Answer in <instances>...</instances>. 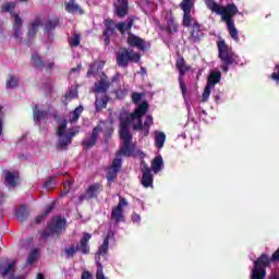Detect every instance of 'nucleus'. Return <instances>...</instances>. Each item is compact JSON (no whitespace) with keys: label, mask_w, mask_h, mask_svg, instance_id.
<instances>
[{"label":"nucleus","mask_w":279,"mask_h":279,"mask_svg":"<svg viewBox=\"0 0 279 279\" xmlns=\"http://www.w3.org/2000/svg\"><path fill=\"white\" fill-rule=\"evenodd\" d=\"M268 264V254H260L254 263V267L251 271V279H265L267 276Z\"/></svg>","instance_id":"9"},{"label":"nucleus","mask_w":279,"mask_h":279,"mask_svg":"<svg viewBox=\"0 0 279 279\" xmlns=\"http://www.w3.org/2000/svg\"><path fill=\"white\" fill-rule=\"evenodd\" d=\"M218 47V58L222 62V73H228L229 66H232L233 64H236V58L235 52L233 51L232 47L227 45L226 40H218L217 43Z\"/></svg>","instance_id":"3"},{"label":"nucleus","mask_w":279,"mask_h":279,"mask_svg":"<svg viewBox=\"0 0 279 279\" xmlns=\"http://www.w3.org/2000/svg\"><path fill=\"white\" fill-rule=\"evenodd\" d=\"M122 159H119V157H117L116 159H113L111 166H109L108 168V172H107V181L112 183L113 181H116V179H118V174L122 168Z\"/></svg>","instance_id":"16"},{"label":"nucleus","mask_w":279,"mask_h":279,"mask_svg":"<svg viewBox=\"0 0 279 279\" xmlns=\"http://www.w3.org/2000/svg\"><path fill=\"white\" fill-rule=\"evenodd\" d=\"M82 279H94V276H93V274H90V271H83ZM96 279H107L104 274V267H102L101 263H98V269L96 271Z\"/></svg>","instance_id":"25"},{"label":"nucleus","mask_w":279,"mask_h":279,"mask_svg":"<svg viewBox=\"0 0 279 279\" xmlns=\"http://www.w3.org/2000/svg\"><path fill=\"white\" fill-rule=\"evenodd\" d=\"M166 142H167V135L163 131H159V133H156L155 146L157 148H163Z\"/></svg>","instance_id":"32"},{"label":"nucleus","mask_w":279,"mask_h":279,"mask_svg":"<svg viewBox=\"0 0 279 279\" xmlns=\"http://www.w3.org/2000/svg\"><path fill=\"white\" fill-rule=\"evenodd\" d=\"M142 56L133 50L129 51L126 47H121L116 54L117 65L121 69H128L130 62L138 64L141 62Z\"/></svg>","instance_id":"5"},{"label":"nucleus","mask_w":279,"mask_h":279,"mask_svg":"<svg viewBox=\"0 0 279 279\" xmlns=\"http://www.w3.org/2000/svg\"><path fill=\"white\" fill-rule=\"evenodd\" d=\"M16 86H19V78H16L14 75H11L7 81V88H16Z\"/></svg>","instance_id":"42"},{"label":"nucleus","mask_w":279,"mask_h":279,"mask_svg":"<svg viewBox=\"0 0 279 279\" xmlns=\"http://www.w3.org/2000/svg\"><path fill=\"white\" fill-rule=\"evenodd\" d=\"M110 87V81H107V78H100L98 83H95V92H102L104 95H106V92H108Z\"/></svg>","instance_id":"30"},{"label":"nucleus","mask_w":279,"mask_h":279,"mask_svg":"<svg viewBox=\"0 0 279 279\" xmlns=\"http://www.w3.org/2000/svg\"><path fill=\"white\" fill-rule=\"evenodd\" d=\"M65 256L66 258H71V247L65 248Z\"/></svg>","instance_id":"54"},{"label":"nucleus","mask_w":279,"mask_h":279,"mask_svg":"<svg viewBox=\"0 0 279 279\" xmlns=\"http://www.w3.org/2000/svg\"><path fill=\"white\" fill-rule=\"evenodd\" d=\"M175 69L179 72V77H185L186 73L191 71L192 66L186 63L183 56H179L175 61Z\"/></svg>","instance_id":"21"},{"label":"nucleus","mask_w":279,"mask_h":279,"mask_svg":"<svg viewBox=\"0 0 279 279\" xmlns=\"http://www.w3.org/2000/svg\"><path fill=\"white\" fill-rule=\"evenodd\" d=\"M53 119L59 123V128L57 130L58 143L57 149L60 151H64V149L69 148V144L71 143V133H66V120L60 122V114L58 111L53 112Z\"/></svg>","instance_id":"4"},{"label":"nucleus","mask_w":279,"mask_h":279,"mask_svg":"<svg viewBox=\"0 0 279 279\" xmlns=\"http://www.w3.org/2000/svg\"><path fill=\"white\" fill-rule=\"evenodd\" d=\"M210 94H211V83H210V74H209L207 78V84L203 90V98H202L203 102H207Z\"/></svg>","instance_id":"37"},{"label":"nucleus","mask_w":279,"mask_h":279,"mask_svg":"<svg viewBox=\"0 0 279 279\" xmlns=\"http://www.w3.org/2000/svg\"><path fill=\"white\" fill-rule=\"evenodd\" d=\"M131 219L133 222H140L142 217H141V215H138V213H133Z\"/></svg>","instance_id":"52"},{"label":"nucleus","mask_w":279,"mask_h":279,"mask_svg":"<svg viewBox=\"0 0 279 279\" xmlns=\"http://www.w3.org/2000/svg\"><path fill=\"white\" fill-rule=\"evenodd\" d=\"M195 3L193 0H182L180 2V8L183 11V17H182V25L183 27H191L193 16L191 14L192 9L194 8Z\"/></svg>","instance_id":"11"},{"label":"nucleus","mask_w":279,"mask_h":279,"mask_svg":"<svg viewBox=\"0 0 279 279\" xmlns=\"http://www.w3.org/2000/svg\"><path fill=\"white\" fill-rule=\"evenodd\" d=\"M43 25V17L37 16L33 22L28 25V33H27V39L34 40L36 38V35L38 34V27Z\"/></svg>","instance_id":"22"},{"label":"nucleus","mask_w":279,"mask_h":279,"mask_svg":"<svg viewBox=\"0 0 279 279\" xmlns=\"http://www.w3.org/2000/svg\"><path fill=\"white\" fill-rule=\"evenodd\" d=\"M56 208V203L52 202L50 203L47 207H46V210L45 213L38 215L36 218H35V223L39 225V223H43V221H45V218L48 217L50 215V213H53Z\"/></svg>","instance_id":"27"},{"label":"nucleus","mask_w":279,"mask_h":279,"mask_svg":"<svg viewBox=\"0 0 279 279\" xmlns=\"http://www.w3.org/2000/svg\"><path fill=\"white\" fill-rule=\"evenodd\" d=\"M275 69L277 72H271V80H274L276 84H279V64H276Z\"/></svg>","instance_id":"49"},{"label":"nucleus","mask_w":279,"mask_h":279,"mask_svg":"<svg viewBox=\"0 0 279 279\" xmlns=\"http://www.w3.org/2000/svg\"><path fill=\"white\" fill-rule=\"evenodd\" d=\"M271 263H279V246L278 250H276L271 256H268L267 267H270Z\"/></svg>","instance_id":"43"},{"label":"nucleus","mask_w":279,"mask_h":279,"mask_svg":"<svg viewBox=\"0 0 279 279\" xmlns=\"http://www.w3.org/2000/svg\"><path fill=\"white\" fill-rule=\"evenodd\" d=\"M92 239L90 232H84L83 236L80 240V243H76V245L72 244V258L77 254V252H81V254L87 255L90 253V245L89 241Z\"/></svg>","instance_id":"10"},{"label":"nucleus","mask_w":279,"mask_h":279,"mask_svg":"<svg viewBox=\"0 0 279 279\" xmlns=\"http://www.w3.org/2000/svg\"><path fill=\"white\" fill-rule=\"evenodd\" d=\"M118 24L113 19H106L104 21L105 29L102 31V36L105 37V46L108 47L111 43V36L117 34Z\"/></svg>","instance_id":"13"},{"label":"nucleus","mask_w":279,"mask_h":279,"mask_svg":"<svg viewBox=\"0 0 279 279\" xmlns=\"http://www.w3.org/2000/svg\"><path fill=\"white\" fill-rule=\"evenodd\" d=\"M31 62L35 69H43L45 66V61H43V57L38 52L32 54Z\"/></svg>","instance_id":"33"},{"label":"nucleus","mask_w":279,"mask_h":279,"mask_svg":"<svg viewBox=\"0 0 279 279\" xmlns=\"http://www.w3.org/2000/svg\"><path fill=\"white\" fill-rule=\"evenodd\" d=\"M100 132H101V126L99 125L94 126L89 137H85V140H83L82 145L86 150H89L90 148H93V146H96L99 140Z\"/></svg>","instance_id":"17"},{"label":"nucleus","mask_w":279,"mask_h":279,"mask_svg":"<svg viewBox=\"0 0 279 279\" xmlns=\"http://www.w3.org/2000/svg\"><path fill=\"white\" fill-rule=\"evenodd\" d=\"M76 133H80V129H77L76 131L72 128V138L76 135Z\"/></svg>","instance_id":"58"},{"label":"nucleus","mask_w":279,"mask_h":279,"mask_svg":"<svg viewBox=\"0 0 279 279\" xmlns=\"http://www.w3.org/2000/svg\"><path fill=\"white\" fill-rule=\"evenodd\" d=\"M101 192H104V185H101V183H93V185H89L86 192L80 196V202L98 197L99 193Z\"/></svg>","instance_id":"18"},{"label":"nucleus","mask_w":279,"mask_h":279,"mask_svg":"<svg viewBox=\"0 0 279 279\" xmlns=\"http://www.w3.org/2000/svg\"><path fill=\"white\" fill-rule=\"evenodd\" d=\"M17 180L19 177H16L14 172L5 171L4 181L7 182V184H9V186H16V184H19Z\"/></svg>","instance_id":"35"},{"label":"nucleus","mask_w":279,"mask_h":279,"mask_svg":"<svg viewBox=\"0 0 279 279\" xmlns=\"http://www.w3.org/2000/svg\"><path fill=\"white\" fill-rule=\"evenodd\" d=\"M162 166H163V159L161 155H158L157 157H155V159H153L151 170L155 174H157L158 172H160V170H162Z\"/></svg>","instance_id":"31"},{"label":"nucleus","mask_w":279,"mask_h":279,"mask_svg":"<svg viewBox=\"0 0 279 279\" xmlns=\"http://www.w3.org/2000/svg\"><path fill=\"white\" fill-rule=\"evenodd\" d=\"M53 66H56V63L50 62V63L47 64L46 69H47V71H51V69H53Z\"/></svg>","instance_id":"53"},{"label":"nucleus","mask_w":279,"mask_h":279,"mask_svg":"<svg viewBox=\"0 0 279 279\" xmlns=\"http://www.w3.org/2000/svg\"><path fill=\"white\" fill-rule=\"evenodd\" d=\"M15 216L21 223L23 221H27V217H29V211H27V207L25 205H20V209L15 211Z\"/></svg>","instance_id":"29"},{"label":"nucleus","mask_w":279,"mask_h":279,"mask_svg":"<svg viewBox=\"0 0 279 279\" xmlns=\"http://www.w3.org/2000/svg\"><path fill=\"white\" fill-rule=\"evenodd\" d=\"M145 124L147 129V134L149 135L151 124H154L153 116H147V118L145 119Z\"/></svg>","instance_id":"50"},{"label":"nucleus","mask_w":279,"mask_h":279,"mask_svg":"<svg viewBox=\"0 0 279 279\" xmlns=\"http://www.w3.org/2000/svg\"><path fill=\"white\" fill-rule=\"evenodd\" d=\"M44 185L45 186H50L51 185V181H46Z\"/></svg>","instance_id":"61"},{"label":"nucleus","mask_w":279,"mask_h":279,"mask_svg":"<svg viewBox=\"0 0 279 279\" xmlns=\"http://www.w3.org/2000/svg\"><path fill=\"white\" fill-rule=\"evenodd\" d=\"M14 267H16V260L11 262L8 267H5L2 270V278H5V276H10V274H13L14 271Z\"/></svg>","instance_id":"41"},{"label":"nucleus","mask_w":279,"mask_h":279,"mask_svg":"<svg viewBox=\"0 0 279 279\" xmlns=\"http://www.w3.org/2000/svg\"><path fill=\"white\" fill-rule=\"evenodd\" d=\"M71 97V93L65 94V99H69Z\"/></svg>","instance_id":"63"},{"label":"nucleus","mask_w":279,"mask_h":279,"mask_svg":"<svg viewBox=\"0 0 279 279\" xmlns=\"http://www.w3.org/2000/svg\"><path fill=\"white\" fill-rule=\"evenodd\" d=\"M142 170V185L143 187H153L154 185V174L151 172V168L145 162L142 161L141 163Z\"/></svg>","instance_id":"15"},{"label":"nucleus","mask_w":279,"mask_h":279,"mask_svg":"<svg viewBox=\"0 0 279 279\" xmlns=\"http://www.w3.org/2000/svg\"><path fill=\"white\" fill-rule=\"evenodd\" d=\"M205 4L208 10L215 12L216 14H220L222 21H225L228 32L235 43H240L239 32L235 27L234 16L239 14V8L235 3H227V5H219L215 0H205Z\"/></svg>","instance_id":"1"},{"label":"nucleus","mask_w":279,"mask_h":279,"mask_svg":"<svg viewBox=\"0 0 279 279\" xmlns=\"http://www.w3.org/2000/svg\"><path fill=\"white\" fill-rule=\"evenodd\" d=\"M36 279H45V275H43V272H37Z\"/></svg>","instance_id":"57"},{"label":"nucleus","mask_w":279,"mask_h":279,"mask_svg":"<svg viewBox=\"0 0 279 279\" xmlns=\"http://www.w3.org/2000/svg\"><path fill=\"white\" fill-rule=\"evenodd\" d=\"M65 11L71 12V2L65 3Z\"/></svg>","instance_id":"55"},{"label":"nucleus","mask_w":279,"mask_h":279,"mask_svg":"<svg viewBox=\"0 0 279 279\" xmlns=\"http://www.w3.org/2000/svg\"><path fill=\"white\" fill-rule=\"evenodd\" d=\"M60 25V17L54 16L51 19H48L44 24V34L48 36L49 40H51V37L53 36V32H56V28Z\"/></svg>","instance_id":"19"},{"label":"nucleus","mask_w":279,"mask_h":279,"mask_svg":"<svg viewBox=\"0 0 279 279\" xmlns=\"http://www.w3.org/2000/svg\"><path fill=\"white\" fill-rule=\"evenodd\" d=\"M71 193V180L63 183V191H61V197H66V194Z\"/></svg>","instance_id":"45"},{"label":"nucleus","mask_w":279,"mask_h":279,"mask_svg":"<svg viewBox=\"0 0 279 279\" xmlns=\"http://www.w3.org/2000/svg\"><path fill=\"white\" fill-rule=\"evenodd\" d=\"M96 109H104L108 105V96L105 94L101 98L97 97L95 100Z\"/></svg>","instance_id":"38"},{"label":"nucleus","mask_w":279,"mask_h":279,"mask_svg":"<svg viewBox=\"0 0 279 279\" xmlns=\"http://www.w3.org/2000/svg\"><path fill=\"white\" fill-rule=\"evenodd\" d=\"M113 236H114L113 230H108V232L102 241V244L100 245V247L97 251L98 256H106V254H108L110 239H113Z\"/></svg>","instance_id":"23"},{"label":"nucleus","mask_w":279,"mask_h":279,"mask_svg":"<svg viewBox=\"0 0 279 279\" xmlns=\"http://www.w3.org/2000/svg\"><path fill=\"white\" fill-rule=\"evenodd\" d=\"M113 131L114 129L112 125L108 126L105 131V137H111V135L113 134Z\"/></svg>","instance_id":"51"},{"label":"nucleus","mask_w":279,"mask_h":279,"mask_svg":"<svg viewBox=\"0 0 279 279\" xmlns=\"http://www.w3.org/2000/svg\"><path fill=\"white\" fill-rule=\"evenodd\" d=\"M268 279H279L278 274H270Z\"/></svg>","instance_id":"56"},{"label":"nucleus","mask_w":279,"mask_h":279,"mask_svg":"<svg viewBox=\"0 0 279 279\" xmlns=\"http://www.w3.org/2000/svg\"><path fill=\"white\" fill-rule=\"evenodd\" d=\"M72 14H85L83 8L75 0H72Z\"/></svg>","instance_id":"44"},{"label":"nucleus","mask_w":279,"mask_h":279,"mask_svg":"<svg viewBox=\"0 0 279 279\" xmlns=\"http://www.w3.org/2000/svg\"><path fill=\"white\" fill-rule=\"evenodd\" d=\"M21 3H27L29 0H19Z\"/></svg>","instance_id":"64"},{"label":"nucleus","mask_w":279,"mask_h":279,"mask_svg":"<svg viewBox=\"0 0 279 279\" xmlns=\"http://www.w3.org/2000/svg\"><path fill=\"white\" fill-rule=\"evenodd\" d=\"M3 134V122L0 120V136Z\"/></svg>","instance_id":"60"},{"label":"nucleus","mask_w":279,"mask_h":279,"mask_svg":"<svg viewBox=\"0 0 279 279\" xmlns=\"http://www.w3.org/2000/svg\"><path fill=\"white\" fill-rule=\"evenodd\" d=\"M16 9V2H5L2 4V12H9L11 16L14 19V24H13V32H14V38H21L23 36V19L21 15L12 12Z\"/></svg>","instance_id":"8"},{"label":"nucleus","mask_w":279,"mask_h":279,"mask_svg":"<svg viewBox=\"0 0 279 279\" xmlns=\"http://www.w3.org/2000/svg\"><path fill=\"white\" fill-rule=\"evenodd\" d=\"M166 32L168 34H173L178 32V23L174 19V16H170L167 21V27H166Z\"/></svg>","instance_id":"34"},{"label":"nucleus","mask_w":279,"mask_h":279,"mask_svg":"<svg viewBox=\"0 0 279 279\" xmlns=\"http://www.w3.org/2000/svg\"><path fill=\"white\" fill-rule=\"evenodd\" d=\"M192 26L190 29V36H189V40L190 43H201L202 38H204V32L202 29V23H199V21H197L196 19H194V16H192Z\"/></svg>","instance_id":"14"},{"label":"nucleus","mask_w":279,"mask_h":279,"mask_svg":"<svg viewBox=\"0 0 279 279\" xmlns=\"http://www.w3.org/2000/svg\"><path fill=\"white\" fill-rule=\"evenodd\" d=\"M126 43L129 47H137L140 51H146L147 49V45L145 40L132 33L129 34V38L126 39Z\"/></svg>","instance_id":"20"},{"label":"nucleus","mask_w":279,"mask_h":279,"mask_svg":"<svg viewBox=\"0 0 279 279\" xmlns=\"http://www.w3.org/2000/svg\"><path fill=\"white\" fill-rule=\"evenodd\" d=\"M148 107H149V105H148L147 100H143V102H141L138 105V107L135 109V111L131 112V118L137 119V123L133 124V130L141 131L143 137H147V135H148L146 120L143 124V116H145Z\"/></svg>","instance_id":"6"},{"label":"nucleus","mask_w":279,"mask_h":279,"mask_svg":"<svg viewBox=\"0 0 279 279\" xmlns=\"http://www.w3.org/2000/svg\"><path fill=\"white\" fill-rule=\"evenodd\" d=\"M33 117L36 123H40V121L49 117V112L46 110H38V106H35V109L33 110Z\"/></svg>","instance_id":"28"},{"label":"nucleus","mask_w":279,"mask_h":279,"mask_svg":"<svg viewBox=\"0 0 279 279\" xmlns=\"http://www.w3.org/2000/svg\"><path fill=\"white\" fill-rule=\"evenodd\" d=\"M3 199H5V196H4V194H1L0 195V202H3Z\"/></svg>","instance_id":"62"},{"label":"nucleus","mask_w":279,"mask_h":279,"mask_svg":"<svg viewBox=\"0 0 279 279\" xmlns=\"http://www.w3.org/2000/svg\"><path fill=\"white\" fill-rule=\"evenodd\" d=\"M133 25H134L133 19H131L129 23H126L125 21H121L120 23L117 24V29L118 32H120L122 36H125L126 32H129V34L131 33Z\"/></svg>","instance_id":"26"},{"label":"nucleus","mask_w":279,"mask_h":279,"mask_svg":"<svg viewBox=\"0 0 279 279\" xmlns=\"http://www.w3.org/2000/svg\"><path fill=\"white\" fill-rule=\"evenodd\" d=\"M84 111V107L83 105H80L78 107H76L73 111H72V123L73 122H77V120H80L81 114Z\"/></svg>","instance_id":"39"},{"label":"nucleus","mask_w":279,"mask_h":279,"mask_svg":"<svg viewBox=\"0 0 279 279\" xmlns=\"http://www.w3.org/2000/svg\"><path fill=\"white\" fill-rule=\"evenodd\" d=\"M82 40V34H73L72 36V47H80Z\"/></svg>","instance_id":"46"},{"label":"nucleus","mask_w":279,"mask_h":279,"mask_svg":"<svg viewBox=\"0 0 279 279\" xmlns=\"http://www.w3.org/2000/svg\"><path fill=\"white\" fill-rule=\"evenodd\" d=\"M116 14L120 19H123L129 14V0H118L116 5Z\"/></svg>","instance_id":"24"},{"label":"nucleus","mask_w":279,"mask_h":279,"mask_svg":"<svg viewBox=\"0 0 279 279\" xmlns=\"http://www.w3.org/2000/svg\"><path fill=\"white\" fill-rule=\"evenodd\" d=\"M179 83H180L181 92H182L183 96H185V94L187 92V85L184 81V76H179Z\"/></svg>","instance_id":"48"},{"label":"nucleus","mask_w":279,"mask_h":279,"mask_svg":"<svg viewBox=\"0 0 279 279\" xmlns=\"http://www.w3.org/2000/svg\"><path fill=\"white\" fill-rule=\"evenodd\" d=\"M38 260V248H33L27 258V265H34Z\"/></svg>","instance_id":"40"},{"label":"nucleus","mask_w":279,"mask_h":279,"mask_svg":"<svg viewBox=\"0 0 279 279\" xmlns=\"http://www.w3.org/2000/svg\"><path fill=\"white\" fill-rule=\"evenodd\" d=\"M209 81H210V88L213 89L214 85L219 84V82H221V72L220 71L210 72Z\"/></svg>","instance_id":"36"},{"label":"nucleus","mask_w":279,"mask_h":279,"mask_svg":"<svg viewBox=\"0 0 279 279\" xmlns=\"http://www.w3.org/2000/svg\"><path fill=\"white\" fill-rule=\"evenodd\" d=\"M90 75H94L93 69H88V71H87V77H90Z\"/></svg>","instance_id":"59"},{"label":"nucleus","mask_w":279,"mask_h":279,"mask_svg":"<svg viewBox=\"0 0 279 279\" xmlns=\"http://www.w3.org/2000/svg\"><path fill=\"white\" fill-rule=\"evenodd\" d=\"M134 120L135 118H132V113L120 120L119 135L123 142L120 146L119 155H122L123 157H132L136 153V146L132 142L133 135L130 130L131 123Z\"/></svg>","instance_id":"2"},{"label":"nucleus","mask_w":279,"mask_h":279,"mask_svg":"<svg viewBox=\"0 0 279 279\" xmlns=\"http://www.w3.org/2000/svg\"><path fill=\"white\" fill-rule=\"evenodd\" d=\"M124 206H129V203L126 198L120 196L119 203L117 204V206H113L111 210V219H113L116 223H120V221L125 220Z\"/></svg>","instance_id":"12"},{"label":"nucleus","mask_w":279,"mask_h":279,"mask_svg":"<svg viewBox=\"0 0 279 279\" xmlns=\"http://www.w3.org/2000/svg\"><path fill=\"white\" fill-rule=\"evenodd\" d=\"M66 226V219L62 218V216H57L48 222L46 229L41 232V239L47 241L49 236H53V234L60 235L62 230H64Z\"/></svg>","instance_id":"7"},{"label":"nucleus","mask_w":279,"mask_h":279,"mask_svg":"<svg viewBox=\"0 0 279 279\" xmlns=\"http://www.w3.org/2000/svg\"><path fill=\"white\" fill-rule=\"evenodd\" d=\"M143 96H144V92H133L132 94L133 102L135 104L141 102Z\"/></svg>","instance_id":"47"}]
</instances>
